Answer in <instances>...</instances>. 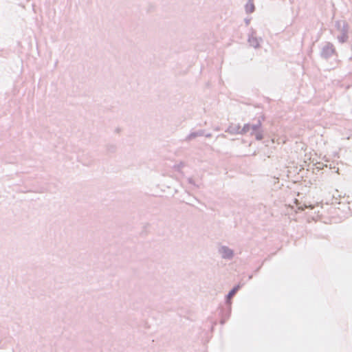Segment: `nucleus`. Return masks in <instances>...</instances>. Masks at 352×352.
<instances>
[{"label": "nucleus", "mask_w": 352, "mask_h": 352, "mask_svg": "<svg viewBox=\"0 0 352 352\" xmlns=\"http://www.w3.org/2000/svg\"><path fill=\"white\" fill-rule=\"evenodd\" d=\"M205 135V130L200 129L197 131L190 132L186 138V141H190L197 137L204 136Z\"/></svg>", "instance_id": "39448f33"}, {"label": "nucleus", "mask_w": 352, "mask_h": 352, "mask_svg": "<svg viewBox=\"0 0 352 352\" xmlns=\"http://www.w3.org/2000/svg\"><path fill=\"white\" fill-rule=\"evenodd\" d=\"M250 126L251 124L250 123L245 124L242 128L240 126V134L243 135L247 133L248 132H250Z\"/></svg>", "instance_id": "9d476101"}, {"label": "nucleus", "mask_w": 352, "mask_h": 352, "mask_svg": "<svg viewBox=\"0 0 352 352\" xmlns=\"http://www.w3.org/2000/svg\"><path fill=\"white\" fill-rule=\"evenodd\" d=\"M255 10V6L252 2L248 3L245 5V11L247 13H252Z\"/></svg>", "instance_id": "9b49d317"}, {"label": "nucleus", "mask_w": 352, "mask_h": 352, "mask_svg": "<svg viewBox=\"0 0 352 352\" xmlns=\"http://www.w3.org/2000/svg\"><path fill=\"white\" fill-rule=\"evenodd\" d=\"M251 136H254L255 139L257 141L262 140L264 138V130L263 129H260L259 131L254 132Z\"/></svg>", "instance_id": "6e6552de"}, {"label": "nucleus", "mask_w": 352, "mask_h": 352, "mask_svg": "<svg viewBox=\"0 0 352 352\" xmlns=\"http://www.w3.org/2000/svg\"><path fill=\"white\" fill-rule=\"evenodd\" d=\"M252 33L251 34H249L248 36V43H250V45L254 47L258 48L259 47V42L256 37L254 36V34H255V31L252 28L251 29Z\"/></svg>", "instance_id": "20e7f679"}, {"label": "nucleus", "mask_w": 352, "mask_h": 352, "mask_svg": "<svg viewBox=\"0 0 352 352\" xmlns=\"http://www.w3.org/2000/svg\"><path fill=\"white\" fill-rule=\"evenodd\" d=\"M117 151V146L113 144H108L106 145V151L107 153H114Z\"/></svg>", "instance_id": "1a4fd4ad"}, {"label": "nucleus", "mask_w": 352, "mask_h": 352, "mask_svg": "<svg viewBox=\"0 0 352 352\" xmlns=\"http://www.w3.org/2000/svg\"><path fill=\"white\" fill-rule=\"evenodd\" d=\"M265 116H264L263 114L261 115V116L258 118V120H261V122H262L263 121H264V120H265Z\"/></svg>", "instance_id": "ddd939ff"}, {"label": "nucleus", "mask_w": 352, "mask_h": 352, "mask_svg": "<svg viewBox=\"0 0 352 352\" xmlns=\"http://www.w3.org/2000/svg\"><path fill=\"white\" fill-rule=\"evenodd\" d=\"M57 63H58V60H56V63H54L55 66H56Z\"/></svg>", "instance_id": "f3484780"}, {"label": "nucleus", "mask_w": 352, "mask_h": 352, "mask_svg": "<svg viewBox=\"0 0 352 352\" xmlns=\"http://www.w3.org/2000/svg\"><path fill=\"white\" fill-rule=\"evenodd\" d=\"M221 256L225 259H232L234 256V251L227 246H222L220 250Z\"/></svg>", "instance_id": "f03ea898"}, {"label": "nucleus", "mask_w": 352, "mask_h": 352, "mask_svg": "<svg viewBox=\"0 0 352 352\" xmlns=\"http://www.w3.org/2000/svg\"><path fill=\"white\" fill-rule=\"evenodd\" d=\"M204 135L206 136V138L212 137V134L210 133H205V135Z\"/></svg>", "instance_id": "4468645a"}, {"label": "nucleus", "mask_w": 352, "mask_h": 352, "mask_svg": "<svg viewBox=\"0 0 352 352\" xmlns=\"http://www.w3.org/2000/svg\"><path fill=\"white\" fill-rule=\"evenodd\" d=\"M245 21L246 25H248V24L250 23V20H249V19H246L245 20Z\"/></svg>", "instance_id": "dca6fc26"}, {"label": "nucleus", "mask_w": 352, "mask_h": 352, "mask_svg": "<svg viewBox=\"0 0 352 352\" xmlns=\"http://www.w3.org/2000/svg\"><path fill=\"white\" fill-rule=\"evenodd\" d=\"M252 278V275L249 276V279H251Z\"/></svg>", "instance_id": "a211bd4d"}, {"label": "nucleus", "mask_w": 352, "mask_h": 352, "mask_svg": "<svg viewBox=\"0 0 352 352\" xmlns=\"http://www.w3.org/2000/svg\"><path fill=\"white\" fill-rule=\"evenodd\" d=\"M226 133L232 135L240 134V124H231L226 130Z\"/></svg>", "instance_id": "423d86ee"}, {"label": "nucleus", "mask_w": 352, "mask_h": 352, "mask_svg": "<svg viewBox=\"0 0 352 352\" xmlns=\"http://www.w3.org/2000/svg\"><path fill=\"white\" fill-rule=\"evenodd\" d=\"M232 311V303L226 302L225 305L219 307V315L221 316V323L224 324L229 318Z\"/></svg>", "instance_id": "f257e3e1"}, {"label": "nucleus", "mask_w": 352, "mask_h": 352, "mask_svg": "<svg viewBox=\"0 0 352 352\" xmlns=\"http://www.w3.org/2000/svg\"><path fill=\"white\" fill-rule=\"evenodd\" d=\"M240 288V285H236L234 287H232L226 294L225 297V301L232 303V298L236 294V292L239 290Z\"/></svg>", "instance_id": "7ed1b4c3"}, {"label": "nucleus", "mask_w": 352, "mask_h": 352, "mask_svg": "<svg viewBox=\"0 0 352 352\" xmlns=\"http://www.w3.org/2000/svg\"><path fill=\"white\" fill-rule=\"evenodd\" d=\"M188 182L190 184H192V185H194L195 186V181L192 178L190 177L188 179Z\"/></svg>", "instance_id": "f8f14e48"}, {"label": "nucleus", "mask_w": 352, "mask_h": 352, "mask_svg": "<svg viewBox=\"0 0 352 352\" xmlns=\"http://www.w3.org/2000/svg\"><path fill=\"white\" fill-rule=\"evenodd\" d=\"M261 129H262L261 120H257V121H256V122L255 124H251V126H250V134L252 135L254 132H256V131H259Z\"/></svg>", "instance_id": "0eeeda50"}, {"label": "nucleus", "mask_w": 352, "mask_h": 352, "mask_svg": "<svg viewBox=\"0 0 352 352\" xmlns=\"http://www.w3.org/2000/svg\"><path fill=\"white\" fill-rule=\"evenodd\" d=\"M261 267V266H259V267H258V268L254 271V272H255V273H257V272L260 270Z\"/></svg>", "instance_id": "2eb2a0df"}]
</instances>
